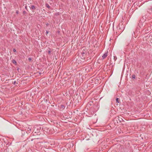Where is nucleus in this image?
<instances>
[{"label": "nucleus", "instance_id": "f257e3e1", "mask_svg": "<svg viewBox=\"0 0 152 152\" xmlns=\"http://www.w3.org/2000/svg\"><path fill=\"white\" fill-rule=\"evenodd\" d=\"M113 59H111L110 60V65H112V66H113V64H115V62L117 59V57L116 56H113Z\"/></svg>", "mask_w": 152, "mask_h": 152}, {"label": "nucleus", "instance_id": "f03ea898", "mask_svg": "<svg viewBox=\"0 0 152 152\" xmlns=\"http://www.w3.org/2000/svg\"><path fill=\"white\" fill-rule=\"evenodd\" d=\"M124 22L122 20L120 22L119 24V29L122 30V31H124V26L123 25Z\"/></svg>", "mask_w": 152, "mask_h": 152}, {"label": "nucleus", "instance_id": "7ed1b4c3", "mask_svg": "<svg viewBox=\"0 0 152 152\" xmlns=\"http://www.w3.org/2000/svg\"><path fill=\"white\" fill-rule=\"evenodd\" d=\"M108 53V51H107L106 52H105L103 55L102 56V59H103L105 58L107 56Z\"/></svg>", "mask_w": 152, "mask_h": 152}, {"label": "nucleus", "instance_id": "20e7f679", "mask_svg": "<svg viewBox=\"0 0 152 152\" xmlns=\"http://www.w3.org/2000/svg\"><path fill=\"white\" fill-rule=\"evenodd\" d=\"M148 12L149 14H152V8H149L148 10ZM150 17L152 18V15L151 17Z\"/></svg>", "mask_w": 152, "mask_h": 152}, {"label": "nucleus", "instance_id": "39448f33", "mask_svg": "<svg viewBox=\"0 0 152 152\" xmlns=\"http://www.w3.org/2000/svg\"><path fill=\"white\" fill-rule=\"evenodd\" d=\"M31 8L33 10H34L35 9V7L34 5H31Z\"/></svg>", "mask_w": 152, "mask_h": 152}, {"label": "nucleus", "instance_id": "423d86ee", "mask_svg": "<svg viewBox=\"0 0 152 152\" xmlns=\"http://www.w3.org/2000/svg\"><path fill=\"white\" fill-rule=\"evenodd\" d=\"M65 108V106L64 105H61V109H62L63 110Z\"/></svg>", "mask_w": 152, "mask_h": 152}, {"label": "nucleus", "instance_id": "0eeeda50", "mask_svg": "<svg viewBox=\"0 0 152 152\" xmlns=\"http://www.w3.org/2000/svg\"><path fill=\"white\" fill-rule=\"evenodd\" d=\"M81 53V54L83 55L82 57L83 58H85V57L83 56V55L85 54V52L83 51Z\"/></svg>", "mask_w": 152, "mask_h": 152}, {"label": "nucleus", "instance_id": "6e6552de", "mask_svg": "<svg viewBox=\"0 0 152 152\" xmlns=\"http://www.w3.org/2000/svg\"><path fill=\"white\" fill-rule=\"evenodd\" d=\"M45 5H46V6L48 8V9L50 8V7L48 4L46 3V4Z\"/></svg>", "mask_w": 152, "mask_h": 152}, {"label": "nucleus", "instance_id": "1a4fd4ad", "mask_svg": "<svg viewBox=\"0 0 152 152\" xmlns=\"http://www.w3.org/2000/svg\"><path fill=\"white\" fill-rule=\"evenodd\" d=\"M116 102H117V103H119L118 98H116Z\"/></svg>", "mask_w": 152, "mask_h": 152}, {"label": "nucleus", "instance_id": "9d476101", "mask_svg": "<svg viewBox=\"0 0 152 152\" xmlns=\"http://www.w3.org/2000/svg\"><path fill=\"white\" fill-rule=\"evenodd\" d=\"M132 77L133 78L135 79V75H132Z\"/></svg>", "mask_w": 152, "mask_h": 152}, {"label": "nucleus", "instance_id": "9b49d317", "mask_svg": "<svg viewBox=\"0 0 152 152\" xmlns=\"http://www.w3.org/2000/svg\"><path fill=\"white\" fill-rule=\"evenodd\" d=\"M12 62L13 63H14V64H15V63H16V61L15 60H13V61H12Z\"/></svg>", "mask_w": 152, "mask_h": 152}, {"label": "nucleus", "instance_id": "f8f14e48", "mask_svg": "<svg viewBox=\"0 0 152 152\" xmlns=\"http://www.w3.org/2000/svg\"><path fill=\"white\" fill-rule=\"evenodd\" d=\"M48 53L49 54H50V53H51V51H50V50H48Z\"/></svg>", "mask_w": 152, "mask_h": 152}, {"label": "nucleus", "instance_id": "ddd939ff", "mask_svg": "<svg viewBox=\"0 0 152 152\" xmlns=\"http://www.w3.org/2000/svg\"><path fill=\"white\" fill-rule=\"evenodd\" d=\"M23 14L25 15L26 13V12L25 11H24L23 12Z\"/></svg>", "mask_w": 152, "mask_h": 152}, {"label": "nucleus", "instance_id": "4468645a", "mask_svg": "<svg viewBox=\"0 0 152 152\" xmlns=\"http://www.w3.org/2000/svg\"><path fill=\"white\" fill-rule=\"evenodd\" d=\"M28 60L29 61H31V58H28Z\"/></svg>", "mask_w": 152, "mask_h": 152}, {"label": "nucleus", "instance_id": "2eb2a0df", "mask_svg": "<svg viewBox=\"0 0 152 152\" xmlns=\"http://www.w3.org/2000/svg\"><path fill=\"white\" fill-rule=\"evenodd\" d=\"M16 13L17 14H18V10H16Z\"/></svg>", "mask_w": 152, "mask_h": 152}, {"label": "nucleus", "instance_id": "dca6fc26", "mask_svg": "<svg viewBox=\"0 0 152 152\" xmlns=\"http://www.w3.org/2000/svg\"><path fill=\"white\" fill-rule=\"evenodd\" d=\"M13 51L14 52H15L16 51V50L15 49H13Z\"/></svg>", "mask_w": 152, "mask_h": 152}, {"label": "nucleus", "instance_id": "f3484780", "mask_svg": "<svg viewBox=\"0 0 152 152\" xmlns=\"http://www.w3.org/2000/svg\"><path fill=\"white\" fill-rule=\"evenodd\" d=\"M49 25V24L48 23H47L46 24V26H48Z\"/></svg>", "mask_w": 152, "mask_h": 152}, {"label": "nucleus", "instance_id": "a211bd4d", "mask_svg": "<svg viewBox=\"0 0 152 152\" xmlns=\"http://www.w3.org/2000/svg\"><path fill=\"white\" fill-rule=\"evenodd\" d=\"M48 31H46V33L47 34H48Z\"/></svg>", "mask_w": 152, "mask_h": 152}, {"label": "nucleus", "instance_id": "6ab92c4d", "mask_svg": "<svg viewBox=\"0 0 152 152\" xmlns=\"http://www.w3.org/2000/svg\"><path fill=\"white\" fill-rule=\"evenodd\" d=\"M15 83H16V81H15L14 82V83H13V84H15Z\"/></svg>", "mask_w": 152, "mask_h": 152}, {"label": "nucleus", "instance_id": "aec40b11", "mask_svg": "<svg viewBox=\"0 0 152 152\" xmlns=\"http://www.w3.org/2000/svg\"><path fill=\"white\" fill-rule=\"evenodd\" d=\"M25 7L26 9L27 10V7L26 6Z\"/></svg>", "mask_w": 152, "mask_h": 152}, {"label": "nucleus", "instance_id": "412c9836", "mask_svg": "<svg viewBox=\"0 0 152 152\" xmlns=\"http://www.w3.org/2000/svg\"><path fill=\"white\" fill-rule=\"evenodd\" d=\"M37 73H39V74H40V73H39V72H37Z\"/></svg>", "mask_w": 152, "mask_h": 152}, {"label": "nucleus", "instance_id": "4be33fe9", "mask_svg": "<svg viewBox=\"0 0 152 152\" xmlns=\"http://www.w3.org/2000/svg\"><path fill=\"white\" fill-rule=\"evenodd\" d=\"M122 75L121 76V79L122 78Z\"/></svg>", "mask_w": 152, "mask_h": 152}, {"label": "nucleus", "instance_id": "5701e85b", "mask_svg": "<svg viewBox=\"0 0 152 152\" xmlns=\"http://www.w3.org/2000/svg\"><path fill=\"white\" fill-rule=\"evenodd\" d=\"M119 120L121 122V121L120 120V119H119Z\"/></svg>", "mask_w": 152, "mask_h": 152}, {"label": "nucleus", "instance_id": "b1692460", "mask_svg": "<svg viewBox=\"0 0 152 152\" xmlns=\"http://www.w3.org/2000/svg\"><path fill=\"white\" fill-rule=\"evenodd\" d=\"M124 71V68L123 69V72Z\"/></svg>", "mask_w": 152, "mask_h": 152}]
</instances>
